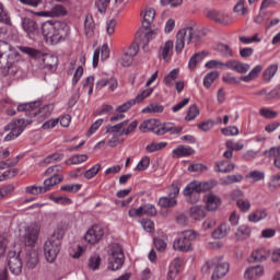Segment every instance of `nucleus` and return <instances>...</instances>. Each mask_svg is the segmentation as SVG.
<instances>
[{"label":"nucleus","instance_id":"obj_54","mask_svg":"<svg viewBox=\"0 0 280 280\" xmlns=\"http://www.w3.org/2000/svg\"><path fill=\"white\" fill-rule=\"evenodd\" d=\"M61 191H68L69 194H77V191H80L82 189V185L80 184H67L62 185L60 187Z\"/></svg>","mask_w":280,"mask_h":280},{"label":"nucleus","instance_id":"obj_23","mask_svg":"<svg viewBox=\"0 0 280 280\" xmlns=\"http://www.w3.org/2000/svg\"><path fill=\"white\" fill-rule=\"evenodd\" d=\"M178 135L179 132H183V127L175 126L174 122H165L163 125H160V128L156 131L158 136L163 135Z\"/></svg>","mask_w":280,"mask_h":280},{"label":"nucleus","instance_id":"obj_33","mask_svg":"<svg viewBox=\"0 0 280 280\" xmlns=\"http://www.w3.org/2000/svg\"><path fill=\"white\" fill-rule=\"evenodd\" d=\"M179 73L180 69H173L168 74L164 77L163 84H165V86H168V89H172V86H174V82H176V80L178 79Z\"/></svg>","mask_w":280,"mask_h":280},{"label":"nucleus","instance_id":"obj_9","mask_svg":"<svg viewBox=\"0 0 280 280\" xmlns=\"http://www.w3.org/2000/svg\"><path fill=\"white\" fill-rule=\"evenodd\" d=\"M139 54V46L132 44L129 47L125 48L122 52L115 57V62L117 67H132L135 58Z\"/></svg>","mask_w":280,"mask_h":280},{"label":"nucleus","instance_id":"obj_51","mask_svg":"<svg viewBox=\"0 0 280 280\" xmlns=\"http://www.w3.org/2000/svg\"><path fill=\"white\" fill-rule=\"evenodd\" d=\"M117 27V20L110 19L105 23V32L107 36H113L115 34V30Z\"/></svg>","mask_w":280,"mask_h":280},{"label":"nucleus","instance_id":"obj_28","mask_svg":"<svg viewBox=\"0 0 280 280\" xmlns=\"http://www.w3.org/2000/svg\"><path fill=\"white\" fill-rule=\"evenodd\" d=\"M231 233V226L226 223H221L213 232L212 237L214 240H224Z\"/></svg>","mask_w":280,"mask_h":280},{"label":"nucleus","instance_id":"obj_29","mask_svg":"<svg viewBox=\"0 0 280 280\" xmlns=\"http://www.w3.org/2000/svg\"><path fill=\"white\" fill-rule=\"evenodd\" d=\"M165 148H167V142L151 141L145 145L144 151L147 154H154V152H161V150H165Z\"/></svg>","mask_w":280,"mask_h":280},{"label":"nucleus","instance_id":"obj_24","mask_svg":"<svg viewBox=\"0 0 280 280\" xmlns=\"http://www.w3.org/2000/svg\"><path fill=\"white\" fill-rule=\"evenodd\" d=\"M194 191L197 192L196 180L190 182L183 190V194L186 197L187 201L191 202L192 205L198 201V198H194Z\"/></svg>","mask_w":280,"mask_h":280},{"label":"nucleus","instance_id":"obj_2","mask_svg":"<svg viewBox=\"0 0 280 280\" xmlns=\"http://www.w3.org/2000/svg\"><path fill=\"white\" fill-rule=\"evenodd\" d=\"M139 126V121L133 120L130 122V120H125L122 122H119L115 126L107 127V145L109 148H116V145L119 143V137H128V135H131V132H135L137 130V127Z\"/></svg>","mask_w":280,"mask_h":280},{"label":"nucleus","instance_id":"obj_7","mask_svg":"<svg viewBox=\"0 0 280 280\" xmlns=\"http://www.w3.org/2000/svg\"><path fill=\"white\" fill-rule=\"evenodd\" d=\"M180 195V183L173 182L167 188V196L159 199L158 205L161 209H174L178 205V196Z\"/></svg>","mask_w":280,"mask_h":280},{"label":"nucleus","instance_id":"obj_34","mask_svg":"<svg viewBox=\"0 0 280 280\" xmlns=\"http://www.w3.org/2000/svg\"><path fill=\"white\" fill-rule=\"evenodd\" d=\"M213 49L225 58H233V49H231V46L226 44L217 43L214 44Z\"/></svg>","mask_w":280,"mask_h":280},{"label":"nucleus","instance_id":"obj_62","mask_svg":"<svg viewBox=\"0 0 280 280\" xmlns=\"http://www.w3.org/2000/svg\"><path fill=\"white\" fill-rule=\"evenodd\" d=\"M234 71H236V73H242V74L248 73V71H250V65L236 60V68Z\"/></svg>","mask_w":280,"mask_h":280},{"label":"nucleus","instance_id":"obj_48","mask_svg":"<svg viewBox=\"0 0 280 280\" xmlns=\"http://www.w3.org/2000/svg\"><path fill=\"white\" fill-rule=\"evenodd\" d=\"M244 3H245L244 0H238L233 8V12L235 14H240L241 12L242 16H244L245 14H248V8H246Z\"/></svg>","mask_w":280,"mask_h":280},{"label":"nucleus","instance_id":"obj_26","mask_svg":"<svg viewBox=\"0 0 280 280\" xmlns=\"http://www.w3.org/2000/svg\"><path fill=\"white\" fill-rule=\"evenodd\" d=\"M65 176L54 174L52 176L48 177L47 179L44 180V189L45 191L51 190V187H56V185H60L62 183Z\"/></svg>","mask_w":280,"mask_h":280},{"label":"nucleus","instance_id":"obj_47","mask_svg":"<svg viewBox=\"0 0 280 280\" xmlns=\"http://www.w3.org/2000/svg\"><path fill=\"white\" fill-rule=\"evenodd\" d=\"M246 178H250L253 183H259L266 178V174L261 171H252L246 175Z\"/></svg>","mask_w":280,"mask_h":280},{"label":"nucleus","instance_id":"obj_39","mask_svg":"<svg viewBox=\"0 0 280 280\" xmlns=\"http://www.w3.org/2000/svg\"><path fill=\"white\" fill-rule=\"evenodd\" d=\"M190 218H192V220H205L207 212L201 206H195L190 209Z\"/></svg>","mask_w":280,"mask_h":280},{"label":"nucleus","instance_id":"obj_25","mask_svg":"<svg viewBox=\"0 0 280 280\" xmlns=\"http://www.w3.org/2000/svg\"><path fill=\"white\" fill-rule=\"evenodd\" d=\"M178 272H180V259L175 258L168 267L166 279L176 280V277H178Z\"/></svg>","mask_w":280,"mask_h":280},{"label":"nucleus","instance_id":"obj_45","mask_svg":"<svg viewBox=\"0 0 280 280\" xmlns=\"http://www.w3.org/2000/svg\"><path fill=\"white\" fill-rule=\"evenodd\" d=\"M151 93H154V88H148L147 90H143L142 92H140L136 98H133V102L136 104H141V102H143V100H147V97H150Z\"/></svg>","mask_w":280,"mask_h":280},{"label":"nucleus","instance_id":"obj_11","mask_svg":"<svg viewBox=\"0 0 280 280\" xmlns=\"http://www.w3.org/2000/svg\"><path fill=\"white\" fill-rule=\"evenodd\" d=\"M40 235V225L37 223H32L24 229V234L22 235L25 246H34L38 242V236Z\"/></svg>","mask_w":280,"mask_h":280},{"label":"nucleus","instance_id":"obj_41","mask_svg":"<svg viewBox=\"0 0 280 280\" xmlns=\"http://www.w3.org/2000/svg\"><path fill=\"white\" fill-rule=\"evenodd\" d=\"M277 71H279V66L277 65H271L269 66L265 71H264V81L265 82H270L272 78H275Z\"/></svg>","mask_w":280,"mask_h":280},{"label":"nucleus","instance_id":"obj_27","mask_svg":"<svg viewBox=\"0 0 280 280\" xmlns=\"http://www.w3.org/2000/svg\"><path fill=\"white\" fill-rule=\"evenodd\" d=\"M156 16V10L154 8H145L143 12V21L142 25L148 30L152 23H154V19Z\"/></svg>","mask_w":280,"mask_h":280},{"label":"nucleus","instance_id":"obj_59","mask_svg":"<svg viewBox=\"0 0 280 280\" xmlns=\"http://www.w3.org/2000/svg\"><path fill=\"white\" fill-rule=\"evenodd\" d=\"M102 262V258H100V256L94 255L89 259V268L91 270H97L100 268V264Z\"/></svg>","mask_w":280,"mask_h":280},{"label":"nucleus","instance_id":"obj_53","mask_svg":"<svg viewBox=\"0 0 280 280\" xmlns=\"http://www.w3.org/2000/svg\"><path fill=\"white\" fill-rule=\"evenodd\" d=\"M225 148H228V150H231L232 152H240V150H244V143L228 140L225 142Z\"/></svg>","mask_w":280,"mask_h":280},{"label":"nucleus","instance_id":"obj_46","mask_svg":"<svg viewBox=\"0 0 280 280\" xmlns=\"http://www.w3.org/2000/svg\"><path fill=\"white\" fill-rule=\"evenodd\" d=\"M198 115H200V109H198V106L190 105L187 110V115H186L185 119H186V121H194V119H196V117H198Z\"/></svg>","mask_w":280,"mask_h":280},{"label":"nucleus","instance_id":"obj_30","mask_svg":"<svg viewBox=\"0 0 280 280\" xmlns=\"http://www.w3.org/2000/svg\"><path fill=\"white\" fill-rule=\"evenodd\" d=\"M25 261H26V266L28 268H36V266H38V261H39L38 250L37 249H30L26 253Z\"/></svg>","mask_w":280,"mask_h":280},{"label":"nucleus","instance_id":"obj_42","mask_svg":"<svg viewBox=\"0 0 280 280\" xmlns=\"http://www.w3.org/2000/svg\"><path fill=\"white\" fill-rule=\"evenodd\" d=\"M236 240H246V237H250V228L246 225L238 226L237 231L235 232Z\"/></svg>","mask_w":280,"mask_h":280},{"label":"nucleus","instance_id":"obj_12","mask_svg":"<svg viewBox=\"0 0 280 280\" xmlns=\"http://www.w3.org/2000/svg\"><path fill=\"white\" fill-rule=\"evenodd\" d=\"M104 228L102 225H92L84 234L83 240L91 244V246H95V244H100L104 238Z\"/></svg>","mask_w":280,"mask_h":280},{"label":"nucleus","instance_id":"obj_35","mask_svg":"<svg viewBox=\"0 0 280 280\" xmlns=\"http://www.w3.org/2000/svg\"><path fill=\"white\" fill-rule=\"evenodd\" d=\"M235 170V163H229L226 161H221L215 164L214 171L220 172L222 174H230Z\"/></svg>","mask_w":280,"mask_h":280},{"label":"nucleus","instance_id":"obj_49","mask_svg":"<svg viewBox=\"0 0 280 280\" xmlns=\"http://www.w3.org/2000/svg\"><path fill=\"white\" fill-rule=\"evenodd\" d=\"M22 54H26V56H31V58H40L43 56V52L40 50H36L34 48L30 47H20L19 48Z\"/></svg>","mask_w":280,"mask_h":280},{"label":"nucleus","instance_id":"obj_61","mask_svg":"<svg viewBox=\"0 0 280 280\" xmlns=\"http://www.w3.org/2000/svg\"><path fill=\"white\" fill-rule=\"evenodd\" d=\"M222 207V198L218 195H211V211H218Z\"/></svg>","mask_w":280,"mask_h":280},{"label":"nucleus","instance_id":"obj_10","mask_svg":"<svg viewBox=\"0 0 280 280\" xmlns=\"http://www.w3.org/2000/svg\"><path fill=\"white\" fill-rule=\"evenodd\" d=\"M124 249L121 245L114 244L109 249L108 257V268L109 270H120L121 266H124Z\"/></svg>","mask_w":280,"mask_h":280},{"label":"nucleus","instance_id":"obj_37","mask_svg":"<svg viewBox=\"0 0 280 280\" xmlns=\"http://www.w3.org/2000/svg\"><path fill=\"white\" fill-rule=\"evenodd\" d=\"M86 161H89V155L74 154L68 160H66V165H81V163H86Z\"/></svg>","mask_w":280,"mask_h":280},{"label":"nucleus","instance_id":"obj_4","mask_svg":"<svg viewBox=\"0 0 280 280\" xmlns=\"http://www.w3.org/2000/svg\"><path fill=\"white\" fill-rule=\"evenodd\" d=\"M18 62H21V54L11 49L10 44L0 40V69H13Z\"/></svg>","mask_w":280,"mask_h":280},{"label":"nucleus","instance_id":"obj_3","mask_svg":"<svg viewBox=\"0 0 280 280\" xmlns=\"http://www.w3.org/2000/svg\"><path fill=\"white\" fill-rule=\"evenodd\" d=\"M62 240V231L57 230L52 233V235L45 242L44 244V256L48 264H54L56 259H58V255L60 254V246Z\"/></svg>","mask_w":280,"mask_h":280},{"label":"nucleus","instance_id":"obj_22","mask_svg":"<svg viewBox=\"0 0 280 280\" xmlns=\"http://www.w3.org/2000/svg\"><path fill=\"white\" fill-rule=\"evenodd\" d=\"M211 21L219 25H231V23H233V18L224 12L213 10L211 13Z\"/></svg>","mask_w":280,"mask_h":280},{"label":"nucleus","instance_id":"obj_50","mask_svg":"<svg viewBox=\"0 0 280 280\" xmlns=\"http://www.w3.org/2000/svg\"><path fill=\"white\" fill-rule=\"evenodd\" d=\"M197 194H207V191H211V182H197Z\"/></svg>","mask_w":280,"mask_h":280},{"label":"nucleus","instance_id":"obj_1","mask_svg":"<svg viewBox=\"0 0 280 280\" xmlns=\"http://www.w3.org/2000/svg\"><path fill=\"white\" fill-rule=\"evenodd\" d=\"M69 24L62 21H46L42 25V34L48 45H58L69 36Z\"/></svg>","mask_w":280,"mask_h":280},{"label":"nucleus","instance_id":"obj_16","mask_svg":"<svg viewBox=\"0 0 280 280\" xmlns=\"http://www.w3.org/2000/svg\"><path fill=\"white\" fill-rule=\"evenodd\" d=\"M35 16H42L44 19H54L56 16H67V9L61 4H56L49 11L35 12Z\"/></svg>","mask_w":280,"mask_h":280},{"label":"nucleus","instance_id":"obj_31","mask_svg":"<svg viewBox=\"0 0 280 280\" xmlns=\"http://www.w3.org/2000/svg\"><path fill=\"white\" fill-rule=\"evenodd\" d=\"M264 276V267L261 266H255V267H249L245 271V279L252 280V279H258V277Z\"/></svg>","mask_w":280,"mask_h":280},{"label":"nucleus","instance_id":"obj_15","mask_svg":"<svg viewBox=\"0 0 280 280\" xmlns=\"http://www.w3.org/2000/svg\"><path fill=\"white\" fill-rule=\"evenodd\" d=\"M9 270L13 275H19L23 270V261L21 260V256L12 250L9 252V260H8Z\"/></svg>","mask_w":280,"mask_h":280},{"label":"nucleus","instance_id":"obj_64","mask_svg":"<svg viewBox=\"0 0 280 280\" xmlns=\"http://www.w3.org/2000/svg\"><path fill=\"white\" fill-rule=\"evenodd\" d=\"M14 165H19V156L0 162V170H8V167H14Z\"/></svg>","mask_w":280,"mask_h":280},{"label":"nucleus","instance_id":"obj_43","mask_svg":"<svg viewBox=\"0 0 280 280\" xmlns=\"http://www.w3.org/2000/svg\"><path fill=\"white\" fill-rule=\"evenodd\" d=\"M100 170H102V164H95L90 170H88L83 176L86 178V180H91V178H95L97 174L100 173Z\"/></svg>","mask_w":280,"mask_h":280},{"label":"nucleus","instance_id":"obj_63","mask_svg":"<svg viewBox=\"0 0 280 280\" xmlns=\"http://www.w3.org/2000/svg\"><path fill=\"white\" fill-rule=\"evenodd\" d=\"M129 218H143V206L139 208H130L128 211Z\"/></svg>","mask_w":280,"mask_h":280},{"label":"nucleus","instance_id":"obj_36","mask_svg":"<svg viewBox=\"0 0 280 280\" xmlns=\"http://www.w3.org/2000/svg\"><path fill=\"white\" fill-rule=\"evenodd\" d=\"M270 257V252L266 249H258L252 253L249 261H266Z\"/></svg>","mask_w":280,"mask_h":280},{"label":"nucleus","instance_id":"obj_55","mask_svg":"<svg viewBox=\"0 0 280 280\" xmlns=\"http://www.w3.org/2000/svg\"><path fill=\"white\" fill-rule=\"evenodd\" d=\"M142 211L144 215H149V217H154L156 215L158 211H156V206L152 205V203H145L142 206Z\"/></svg>","mask_w":280,"mask_h":280},{"label":"nucleus","instance_id":"obj_44","mask_svg":"<svg viewBox=\"0 0 280 280\" xmlns=\"http://www.w3.org/2000/svg\"><path fill=\"white\" fill-rule=\"evenodd\" d=\"M148 167H150V156L145 155L138 162L133 170L135 172H145Z\"/></svg>","mask_w":280,"mask_h":280},{"label":"nucleus","instance_id":"obj_52","mask_svg":"<svg viewBox=\"0 0 280 280\" xmlns=\"http://www.w3.org/2000/svg\"><path fill=\"white\" fill-rule=\"evenodd\" d=\"M224 137H237L240 135V129L236 126H230L221 129Z\"/></svg>","mask_w":280,"mask_h":280},{"label":"nucleus","instance_id":"obj_18","mask_svg":"<svg viewBox=\"0 0 280 280\" xmlns=\"http://www.w3.org/2000/svg\"><path fill=\"white\" fill-rule=\"evenodd\" d=\"M30 124H32V120L27 119H18L14 120L12 122H10L9 125L5 126V130H10L12 131L14 135H18V137H21V135L23 133V130H25V128H27V126H30Z\"/></svg>","mask_w":280,"mask_h":280},{"label":"nucleus","instance_id":"obj_19","mask_svg":"<svg viewBox=\"0 0 280 280\" xmlns=\"http://www.w3.org/2000/svg\"><path fill=\"white\" fill-rule=\"evenodd\" d=\"M196 154V150L189 145L180 144L172 151L173 159H187Z\"/></svg>","mask_w":280,"mask_h":280},{"label":"nucleus","instance_id":"obj_60","mask_svg":"<svg viewBox=\"0 0 280 280\" xmlns=\"http://www.w3.org/2000/svg\"><path fill=\"white\" fill-rule=\"evenodd\" d=\"M93 84H95L94 77H88L83 82V89H88V95H93Z\"/></svg>","mask_w":280,"mask_h":280},{"label":"nucleus","instance_id":"obj_8","mask_svg":"<svg viewBox=\"0 0 280 280\" xmlns=\"http://www.w3.org/2000/svg\"><path fill=\"white\" fill-rule=\"evenodd\" d=\"M38 106H40L39 102L24 103L18 106V110L20 113L25 112L30 117H36V115H40V117H48L50 113H54V105H46L40 109H38Z\"/></svg>","mask_w":280,"mask_h":280},{"label":"nucleus","instance_id":"obj_14","mask_svg":"<svg viewBox=\"0 0 280 280\" xmlns=\"http://www.w3.org/2000/svg\"><path fill=\"white\" fill-rule=\"evenodd\" d=\"M22 28L32 39L36 38V36L40 34V30L38 28L36 21L30 18L22 19Z\"/></svg>","mask_w":280,"mask_h":280},{"label":"nucleus","instance_id":"obj_32","mask_svg":"<svg viewBox=\"0 0 280 280\" xmlns=\"http://www.w3.org/2000/svg\"><path fill=\"white\" fill-rule=\"evenodd\" d=\"M207 56H209V52L207 51H201V52H197L195 55H192L188 61V68L194 71V69H196V66L198 65V62H202V60H205V58H207Z\"/></svg>","mask_w":280,"mask_h":280},{"label":"nucleus","instance_id":"obj_58","mask_svg":"<svg viewBox=\"0 0 280 280\" xmlns=\"http://www.w3.org/2000/svg\"><path fill=\"white\" fill-rule=\"evenodd\" d=\"M49 200H51L52 202H56V205H72V200L68 197H62V196H50Z\"/></svg>","mask_w":280,"mask_h":280},{"label":"nucleus","instance_id":"obj_40","mask_svg":"<svg viewBox=\"0 0 280 280\" xmlns=\"http://www.w3.org/2000/svg\"><path fill=\"white\" fill-rule=\"evenodd\" d=\"M163 110H165V107H163V105L153 103V104H150L147 107H144L142 109V113L144 115H152V114H155V113H163Z\"/></svg>","mask_w":280,"mask_h":280},{"label":"nucleus","instance_id":"obj_5","mask_svg":"<svg viewBox=\"0 0 280 280\" xmlns=\"http://www.w3.org/2000/svg\"><path fill=\"white\" fill-rule=\"evenodd\" d=\"M199 40L200 35H198V32L194 31V28H182L176 34L175 51H177V54H180V51L185 49V45H197Z\"/></svg>","mask_w":280,"mask_h":280},{"label":"nucleus","instance_id":"obj_13","mask_svg":"<svg viewBox=\"0 0 280 280\" xmlns=\"http://www.w3.org/2000/svg\"><path fill=\"white\" fill-rule=\"evenodd\" d=\"M212 268V280H218L222 279V277H225L228 275L230 266L222 256H219L213 258Z\"/></svg>","mask_w":280,"mask_h":280},{"label":"nucleus","instance_id":"obj_17","mask_svg":"<svg viewBox=\"0 0 280 280\" xmlns=\"http://www.w3.org/2000/svg\"><path fill=\"white\" fill-rule=\"evenodd\" d=\"M100 55L101 60H108L110 58V48L108 47V44H103L101 48H97L94 50L92 65L94 69L100 65Z\"/></svg>","mask_w":280,"mask_h":280},{"label":"nucleus","instance_id":"obj_56","mask_svg":"<svg viewBox=\"0 0 280 280\" xmlns=\"http://www.w3.org/2000/svg\"><path fill=\"white\" fill-rule=\"evenodd\" d=\"M135 100L127 101L126 103L116 107V113H128L132 106H135Z\"/></svg>","mask_w":280,"mask_h":280},{"label":"nucleus","instance_id":"obj_38","mask_svg":"<svg viewBox=\"0 0 280 280\" xmlns=\"http://www.w3.org/2000/svg\"><path fill=\"white\" fill-rule=\"evenodd\" d=\"M267 218L268 211L266 209L256 210L248 215L249 222H260V220H266Z\"/></svg>","mask_w":280,"mask_h":280},{"label":"nucleus","instance_id":"obj_57","mask_svg":"<svg viewBox=\"0 0 280 280\" xmlns=\"http://www.w3.org/2000/svg\"><path fill=\"white\" fill-rule=\"evenodd\" d=\"M26 194L38 196V194H46L44 186H28L25 188Z\"/></svg>","mask_w":280,"mask_h":280},{"label":"nucleus","instance_id":"obj_20","mask_svg":"<svg viewBox=\"0 0 280 280\" xmlns=\"http://www.w3.org/2000/svg\"><path fill=\"white\" fill-rule=\"evenodd\" d=\"M161 128V122L154 118L147 119L142 121L139 126L140 132H153L156 135Z\"/></svg>","mask_w":280,"mask_h":280},{"label":"nucleus","instance_id":"obj_21","mask_svg":"<svg viewBox=\"0 0 280 280\" xmlns=\"http://www.w3.org/2000/svg\"><path fill=\"white\" fill-rule=\"evenodd\" d=\"M159 54H160V56H162V58H163V60H165V62H168V60H172V56L174 54V42L171 39L164 42L160 46Z\"/></svg>","mask_w":280,"mask_h":280},{"label":"nucleus","instance_id":"obj_6","mask_svg":"<svg viewBox=\"0 0 280 280\" xmlns=\"http://www.w3.org/2000/svg\"><path fill=\"white\" fill-rule=\"evenodd\" d=\"M198 237V232L194 230H186L180 232L179 236L173 242L174 250H179L180 253H189L194 250L191 242L196 241Z\"/></svg>","mask_w":280,"mask_h":280}]
</instances>
